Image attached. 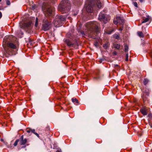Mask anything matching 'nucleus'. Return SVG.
Returning <instances> with one entry per match:
<instances>
[{
  "label": "nucleus",
  "mask_w": 152,
  "mask_h": 152,
  "mask_svg": "<svg viewBox=\"0 0 152 152\" xmlns=\"http://www.w3.org/2000/svg\"><path fill=\"white\" fill-rule=\"evenodd\" d=\"M57 19H58L61 23L62 21H64L65 20L66 18L63 15H57L56 16Z\"/></svg>",
  "instance_id": "obj_12"
},
{
  "label": "nucleus",
  "mask_w": 152,
  "mask_h": 152,
  "mask_svg": "<svg viewBox=\"0 0 152 152\" xmlns=\"http://www.w3.org/2000/svg\"><path fill=\"white\" fill-rule=\"evenodd\" d=\"M103 47L107 49L108 47V45L107 44H104L103 45Z\"/></svg>",
  "instance_id": "obj_29"
},
{
  "label": "nucleus",
  "mask_w": 152,
  "mask_h": 152,
  "mask_svg": "<svg viewBox=\"0 0 152 152\" xmlns=\"http://www.w3.org/2000/svg\"><path fill=\"white\" fill-rule=\"evenodd\" d=\"M148 80L147 79H145L143 81L144 84L146 85L148 82Z\"/></svg>",
  "instance_id": "obj_22"
},
{
  "label": "nucleus",
  "mask_w": 152,
  "mask_h": 152,
  "mask_svg": "<svg viewBox=\"0 0 152 152\" xmlns=\"http://www.w3.org/2000/svg\"><path fill=\"white\" fill-rule=\"evenodd\" d=\"M143 92V94L142 96V97L143 99L144 102L145 103L148 100L147 96H148L149 92L148 90H145V92H144V91Z\"/></svg>",
  "instance_id": "obj_9"
},
{
  "label": "nucleus",
  "mask_w": 152,
  "mask_h": 152,
  "mask_svg": "<svg viewBox=\"0 0 152 152\" xmlns=\"http://www.w3.org/2000/svg\"><path fill=\"white\" fill-rule=\"evenodd\" d=\"M2 16V13L1 12H0V18H1Z\"/></svg>",
  "instance_id": "obj_38"
},
{
  "label": "nucleus",
  "mask_w": 152,
  "mask_h": 152,
  "mask_svg": "<svg viewBox=\"0 0 152 152\" xmlns=\"http://www.w3.org/2000/svg\"><path fill=\"white\" fill-rule=\"evenodd\" d=\"M72 102L74 103L76 105H77L78 103V100L76 98H72Z\"/></svg>",
  "instance_id": "obj_15"
},
{
  "label": "nucleus",
  "mask_w": 152,
  "mask_h": 152,
  "mask_svg": "<svg viewBox=\"0 0 152 152\" xmlns=\"http://www.w3.org/2000/svg\"><path fill=\"white\" fill-rule=\"evenodd\" d=\"M6 4L8 5H10V2L9 0H6Z\"/></svg>",
  "instance_id": "obj_31"
},
{
  "label": "nucleus",
  "mask_w": 152,
  "mask_h": 152,
  "mask_svg": "<svg viewBox=\"0 0 152 152\" xmlns=\"http://www.w3.org/2000/svg\"><path fill=\"white\" fill-rule=\"evenodd\" d=\"M1 0H0V2L1 1Z\"/></svg>",
  "instance_id": "obj_46"
},
{
  "label": "nucleus",
  "mask_w": 152,
  "mask_h": 152,
  "mask_svg": "<svg viewBox=\"0 0 152 152\" xmlns=\"http://www.w3.org/2000/svg\"><path fill=\"white\" fill-rule=\"evenodd\" d=\"M42 10L46 16L52 17L53 15V9L49 6L43 5L42 7Z\"/></svg>",
  "instance_id": "obj_4"
},
{
  "label": "nucleus",
  "mask_w": 152,
  "mask_h": 152,
  "mask_svg": "<svg viewBox=\"0 0 152 152\" xmlns=\"http://www.w3.org/2000/svg\"><path fill=\"white\" fill-rule=\"evenodd\" d=\"M139 1L140 2L142 3L144 1V0H139Z\"/></svg>",
  "instance_id": "obj_42"
},
{
  "label": "nucleus",
  "mask_w": 152,
  "mask_h": 152,
  "mask_svg": "<svg viewBox=\"0 0 152 152\" xmlns=\"http://www.w3.org/2000/svg\"><path fill=\"white\" fill-rule=\"evenodd\" d=\"M114 23L115 24H117L118 23V20H114L113 21Z\"/></svg>",
  "instance_id": "obj_33"
},
{
  "label": "nucleus",
  "mask_w": 152,
  "mask_h": 152,
  "mask_svg": "<svg viewBox=\"0 0 152 152\" xmlns=\"http://www.w3.org/2000/svg\"><path fill=\"white\" fill-rule=\"evenodd\" d=\"M97 4L98 7L100 8L101 7V4L100 2L99 1H98Z\"/></svg>",
  "instance_id": "obj_20"
},
{
  "label": "nucleus",
  "mask_w": 152,
  "mask_h": 152,
  "mask_svg": "<svg viewBox=\"0 0 152 152\" xmlns=\"http://www.w3.org/2000/svg\"><path fill=\"white\" fill-rule=\"evenodd\" d=\"M99 78V77L98 76H97V77H95L94 78V80H97Z\"/></svg>",
  "instance_id": "obj_32"
},
{
  "label": "nucleus",
  "mask_w": 152,
  "mask_h": 152,
  "mask_svg": "<svg viewBox=\"0 0 152 152\" xmlns=\"http://www.w3.org/2000/svg\"><path fill=\"white\" fill-rule=\"evenodd\" d=\"M99 24L96 21L90 22L87 23L86 25V33L83 31H80L82 36L84 37L85 34L88 35H92L94 32H98L99 31Z\"/></svg>",
  "instance_id": "obj_1"
},
{
  "label": "nucleus",
  "mask_w": 152,
  "mask_h": 152,
  "mask_svg": "<svg viewBox=\"0 0 152 152\" xmlns=\"http://www.w3.org/2000/svg\"><path fill=\"white\" fill-rule=\"evenodd\" d=\"M151 127L152 128V123H151L150 124H149Z\"/></svg>",
  "instance_id": "obj_40"
},
{
  "label": "nucleus",
  "mask_w": 152,
  "mask_h": 152,
  "mask_svg": "<svg viewBox=\"0 0 152 152\" xmlns=\"http://www.w3.org/2000/svg\"><path fill=\"white\" fill-rule=\"evenodd\" d=\"M56 152H61V150H58Z\"/></svg>",
  "instance_id": "obj_39"
},
{
  "label": "nucleus",
  "mask_w": 152,
  "mask_h": 152,
  "mask_svg": "<svg viewBox=\"0 0 152 152\" xmlns=\"http://www.w3.org/2000/svg\"><path fill=\"white\" fill-rule=\"evenodd\" d=\"M7 147L8 148H11L12 147V146L11 145H8L7 146Z\"/></svg>",
  "instance_id": "obj_41"
},
{
  "label": "nucleus",
  "mask_w": 152,
  "mask_h": 152,
  "mask_svg": "<svg viewBox=\"0 0 152 152\" xmlns=\"http://www.w3.org/2000/svg\"><path fill=\"white\" fill-rule=\"evenodd\" d=\"M87 11L88 12H93V8L90 5H88L86 8Z\"/></svg>",
  "instance_id": "obj_14"
},
{
  "label": "nucleus",
  "mask_w": 152,
  "mask_h": 152,
  "mask_svg": "<svg viewBox=\"0 0 152 152\" xmlns=\"http://www.w3.org/2000/svg\"><path fill=\"white\" fill-rule=\"evenodd\" d=\"M61 23L58 19H57L56 17L53 21V24L55 26L59 27L61 26Z\"/></svg>",
  "instance_id": "obj_11"
},
{
  "label": "nucleus",
  "mask_w": 152,
  "mask_h": 152,
  "mask_svg": "<svg viewBox=\"0 0 152 152\" xmlns=\"http://www.w3.org/2000/svg\"><path fill=\"white\" fill-rule=\"evenodd\" d=\"M116 20L120 24L123 25L124 24V20L122 18L120 17H118L116 18Z\"/></svg>",
  "instance_id": "obj_13"
},
{
  "label": "nucleus",
  "mask_w": 152,
  "mask_h": 152,
  "mask_svg": "<svg viewBox=\"0 0 152 152\" xmlns=\"http://www.w3.org/2000/svg\"><path fill=\"white\" fill-rule=\"evenodd\" d=\"M19 140L18 139L15 141V142L14 144V146H17V145L18 144V142H19Z\"/></svg>",
  "instance_id": "obj_28"
},
{
  "label": "nucleus",
  "mask_w": 152,
  "mask_h": 152,
  "mask_svg": "<svg viewBox=\"0 0 152 152\" xmlns=\"http://www.w3.org/2000/svg\"><path fill=\"white\" fill-rule=\"evenodd\" d=\"M32 23L31 21H29L27 23H24L20 25V28L24 29H30L32 28Z\"/></svg>",
  "instance_id": "obj_7"
},
{
  "label": "nucleus",
  "mask_w": 152,
  "mask_h": 152,
  "mask_svg": "<svg viewBox=\"0 0 152 152\" xmlns=\"http://www.w3.org/2000/svg\"><path fill=\"white\" fill-rule=\"evenodd\" d=\"M32 133H33L35 135H36L38 137H39V135L37 133L35 132V130L34 129H33L32 130Z\"/></svg>",
  "instance_id": "obj_21"
},
{
  "label": "nucleus",
  "mask_w": 152,
  "mask_h": 152,
  "mask_svg": "<svg viewBox=\"0 0 152 152\" xmlns=\"http://www.w3.org/2000/svg\"><path fill=\"white\" fill-rule=\"evenodd\" d=\"M64 41L69 47H73L76 48H77L78 44L76 40H75L73 42H72L69 39H64Z\"/></svg>",
  "instance_id": "obj_5"
},
{
  "label": "nucleus",
  "mask_w": 152,
  "mask_h": 152,
  "mask_svg": "<svg viewBox=\"0 0 152 152\" xmlns=\"http://www.w3.org/2000/svg\"><path fill=\"white\" fill-rule=\"evenodd\" d=\"M123 26L122 27H121L120 28H119V30L121 31H122L123 30Z\"/></svg>",
  "instance_id": "obj_36"
},
{
  "label": "nucleus",
  "mask_w": 152,
  "mask_h": 152,
  "mask_svg": "<svg viewBox=\"0 0 152 152\" xmlns=\"http://www.w3.org/2000/svg\"><path fill=\"white\" fill-rule=\"evenodd\" d=\"M114 47L117 49H119L120 47V45L116 43H114L113 44Z\"/></svg>",
  "instance_id": "obj_16"
},
{
  "label": "nucleus",
  "mask_w": 152,
  "mask_h": 152,
  "mask_svg": "<svg viewBox=\"0 0 152 152\" xmlns=\"http://www.w3.org/2000/svg\"><path fill=\"white\" fill-rule=\"evenodd\" d=\"M97 43H96L95 44H94V45L96 46H97Z\"/></svg>",
  "instance_id": "obj_44"
},
{
  "label": "nucleus",
  "mask_w": 152,
  "mask_h": 152,
  "mask_svg": "<svg viewBox=\"0 0 152 152\" xmlns=\"http://www.w3.org/2000/svg\"><path fill=\"white\" fill-rule=\"evenodd\" d=\"M134 5L135 7H137V2H134Z\"/></svg>",
  "instance_id": "obj_34"
},
{
  "label": "nucleus",
  "mask_w": 152,
  "mask_h": 152,
  "mask_svg": "<svg viewBox=\"0 0 152 152\" xmlns=\"http://www.w3.org/2000/svg\"><path fill=\"white\" fill-rule=\"evenodd\" d=\"M137 34L140 37H144V35L142 32L138 31L137 32Z\"/></svg>",
  "instance_id": "obj_19"
},
{
  "label": "nucleus",
  "mask_w": 152,
  "mask_h": 152,
  "mask_svg": "<svg viewBox=\"0 0 152 152\" xmlns=\"http://www.w3.org/2000/svg\"><path fill=\"white\" fill-rule=\"evenodd\" d=\"M113 31V30H112L111 31H105V32L106 33L109 34H111L112 33Z\"/></svg>",
  "instance_id": "obj_25"
},
{
  "label": "nucleus",
  "mask_w": 152,
  "mask_h": 152,
  "mask_svg": "<svg viewBox=\"0 0 152 152\" xmlns=\"http://www.w3.org/2000/svg\"><path fill=\"white\" fill-rule=\"evenodd\" d=\"M98 19L101 22H103L104 24L107 23V17L105 14H103L102 12H100L99 14Z\"/></svg>",
  "instance_id": "obj_8"
},
{
  "label": "nucleus",
  "mask_w": 152,
  "mask_h": 152,
  "mask_svg": "<svg viewBox=\"0 0 152 152\" xmlns=\"http://www.w3.org/2000/svg\"><path fill=\"white\" fill-rule=\"evenodd\" d=\"M33 129H31V128L29 129H27L26 131L28 133H30L31 132L32 133V130Z\"/></svg>",
  "instance_id": "obj_26"
},
{
  "label": "nucleus",
  "mask_w": 152,
  "mask_h": 152,
  "mask_svg": "<svg viewBox=\"0 0 152 152\" xmlns=\"http://www.w3.org/2000/svg\"><path fill=\"white\" fill-rule=\"evenodd\" d=\"M152 114L151 113L149 114L148 115V116L150 118H151V117Z\"/></svg>",
  "instance_id": "obj_37"
},
{
  "label": "nucleus",
  "mask_w": 152,
  "mask_h": 152,
  "mask_svg": "<svg viewBox=\"0 0 152 152\" xmlns=\"http://www.w3.org/2000/svg\"><path fill=\"white\" fill-rule=\"evenodd\" d=\"M124 51L126 52L128 51V47L127 45H125L124 46Z\"/></svg>",
  "instance_id": "obj_23"
},
{
  "label": "nucleus",
  "mask_w": 152,
  "mask_h": 152,
  "mask_svg": "<svg viewBox=\"0 0 152 152\" xmlns=\"http://www.w3.org/2000/svg\"><path fill=\"white\" fill-rule=\"evenodd\" d=\"M149 19L148 18H146L145 19H144L143 21L142 22V23H145L147 22L149 20Z\"/></svg>",
  "instance_id": "obj_24"
},
{
  "label": "nucleus",
  "mask_w": 152,
  "mask_h": 152,
  "mask_svg": "<svg viewBox=\"0 0 152 152\" xmlns=\"http://www.w3.org/2000/svg\"><path fill=\"white\" fill-rule=\"evenodd\" d=\"M125 60L126 61H127L128 60V53H127L126 54Z\"/></svg>",
  "instance_id": "obj_30"
},
{
  "label": "nucleus",
  "mask_w": 152,
  "mask_h": 152,
  "mask_svg": "<svg viewBox=\"0 0 152 152\" xmlns=\"http://www.w3.org/2000/svg\"><path fill=\"white\" fill-rule=\"evenodd\" d=\"M51 27V23L46 19L43 21L42 29L44 31H47L50 29Z\"/></svg>",
  "instance_id": "obj_6"
},
{
  "label": "nucleus",
  "mask_w": 152,
  "mask_h": 152,
  "mask_svg": "<svg viewBox=\"0 0 152 152\" xmlns=\"http://www.w3.org/2000/svg\"><path fill=\"white\" fill-rule=\"evenodd\" d=\"M7 44V48H5V50L7 53H11L12 55H15L16 54V52L18 50L15 45L12 43L7 42H5Z\"/></svg>",
  "instance_id": "obj_3"
},
{
  "label": "nucleus",
  "mask_w": 152,
  "mask_h": 152,
  "mask_svg": "<svg viewBox=\"0 0 152 152\" xmlns=\"http://www.w3.org/2000/svg\"><path fill=\"white\" fill-rule=\"evenodd\" d=\"M16 34L17 35H19L20 34L23 35V32L22 31L21 29H20L16 32Z\"/></svg>",
  "instance_id": "obj_18"
},
{
  "label": "nucleus",
  "mask_w": 152,
  "mask_h": 152,
  "mask_svg": "<svg viewBox=\"0 0 152 152\" xmlns=\"http://www.w3.org/2000/svg\"><path fill=\"white\" fill-rule=\"evenodd\" d=\"M7 42H8V40H7Z\"/></svg>",
  "instance_id": "obj_45"
},
{
  "label": "nucleus",
  "mask_w": 152,
  "mask_h": 152,
  "mask_svg": "<svg viewBox=\"0 0 152 152\" xmlns=\"http://www.w3.org/2000/svg\"><path fill=\"white\" fill-rule=\"evenodd\" d=\"M70 3L68 0H63L58 6V10L62 13H67L70 9Z\"/></svg>",
  "instance_id": "obj_2"
},
{
  "label": "nucleus",
  "mask_w": 152,
  "mask_h": 152,
  "mask_svg": "<svg viewBox=\"0 0 152 152\" xmlns=\"http://www.w3.org/2000/svg\"><path fill=\"white\" fill-rule=\"evenodd\" d=\"M140 111H141V113L144 115H146L148 114L146 110L145 109H142L140 110Z\"/></svg>",
  "instance_id": "obj_17"
},
{
  "label": "nucleus",
  "mask_w": 152,
  "mask_h": 152,
  "mask_svg": "<svg viewBox=\"0 0 152 152\" xmlns=\"http://www.w3.org/2000/svg\"><path fill=\"white\" fill-rule=\"evenodd\" d=\"M19 143L20 145H25L26 143L27 142V140L26 138L24 139H23V136L22 135L20 139H19Z\"/></svg>",
  "instance_id": "obj_10"
},
{
  "label": "nucleus",
  "mask_w": 152,
  "mask_h": 152,
  "mask_svg": "<svg viewBox=\"0 0 152 152\" xmlns=\"http://www.w3.org/2000/svg\"><path fill=\"white\" fill-rule=\"evenodd\" d=\"M38 19L37 18H36V20L35 24V27H37V26L38 25Z\"/></svg>",
  "instance_id": "obj_27"
},
{
  "label": "nucleus",
  "mask_w": 152,
  "mask_h": 152,
  "mask_svg": "<svg viewBox=\"0 0 152 152\" xmlns=\"http://www.w3.org/2000/svg\"><path fill=\"white\" fill-rule=\"evenodd\" d=\"M115 39H118L119 38V37L118 35H117L115 37Z\"/></svg>",
  "instance_id": "obj_35"
},
{
  "label": "nucleus",
  "mask_w": 152,
  "mask_h": 152,
  "mask_svg": "<svg viewBox=\"0 0 152 152\" xmlns=\"http://www.w3.org/2000/svg\"><path fill=\"white\" fill-rule=\"evenodd\" d=\"M3 9V8L2 7H0V10H1Z\"/></svg>",
  "instance_id": "obj_43"
}]
</instances>
